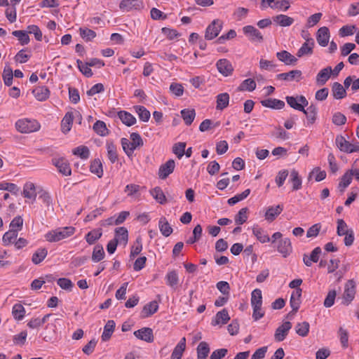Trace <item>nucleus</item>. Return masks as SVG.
<instances>
[{"label": "nucleus", "instance_id": "1", "mask_svg": "<svg viewBox=\"0 0 359 359\" xmlns=\"http://www.w3.org/2000/svg\"><path fill=\"white\" fill-rule=\"evenodd\" d=\"M121 143L123 149L128 156H132L134 151L143 146L144 142L141 136L137 133H132L130 135V140L121 138Z\"/></svg>", "mask_w": 359, "mask_h": 359}, {"label": "nucleus", "instance_id": "2", "mask_svg": "<svg viewBox=\"0 0 359 359\" xmlns=\"http://www.w3.org/2000/svg\"><path fill=\"white\" fill-rule=\"evenodd\" d=\"M74 232L75 228L73 226L60 227L47 232L44 237L47 241L54 243L72 236Z\"/></svg>", "mask_w": 359, "mask_h": 359}, {"label": "nucleus", "instance_id": "3", "mask_svg": "<svg viewBox=\"0 0 359 359\" xmlns=\"http://www.w3.org/2000/svg\"><path fill=\"white\" fill-rule=\"evenodd\" d=\"M16 130L21 133H31L39 130L40 123L35 119L21 118L15 122Z\"/></svg>", "mask_w": 359, "mask_h": 359}, {"label": "nucleus", "instance_id": "4", "mask_svg": "<svg viewBox=\"0 0 359 359\" xmlns=\"http://www.w3.org/2000/svg\"><path fill=\"white\" fill-rule=\"evenodd\" d=\"M223 21L219 19L214 20L206 28L205 38L207 40H212L216 38L223 27Z\"/></svg>", "mask_w": 359, "mask_h": 359}, {"label": "nucleus", "instance_id": "5", "mask_svg": "<svg viewBox=\"0 0 359 359\" xmlns=\"http://www.w3.org/2000/svg\"><path fill=\"white\" fill-rule=\"evenodd\" d=\"M355 283L353 280H348L344 286V291L342 295V304L348 306L355 298Z\"/></svg>", "mask_w": 359, "mask_h": 359}, {"label": "nucleus", "instance_id": "6", "mask_svg": "<svg viewBox=\"0 0 359 359\" xmlns=\"http://www.w3.org/2000/svg\"><path fill=\"white\" fill-rule=\"evenodd\" d=\"M285 100L290 107L300 111H304V108L309 104L308 100L303 95L287 96Z\"/></svg>", "mask_w": 359, "mask_h": 359}, {"label": "nucleus", "instance_id": "7", "mask_svg": "<svg viewBox=\"0 0 359 359\" xmlns=\"http://www.w3.org/2000/svg\"><path fill=\"white\" fill-rule=\"evenodd\" d=\"M74 117H78L79 119V123H81L82 118L81 114L79 111H68L66 113L61 121V130L63 133H67L69 131H70Z\"/></svg>", "mask_w": 359, "mask_h": 359}, {"label": "nucleus", "instance_id": "8", "mask_svg": "<svg viewBox=\"0 0 359 359\" xmlns=\"http://www.w3.org/2000/svg\"><path fill=\"white\" fill-rule=\"evenodd\" d=\"M243 32L252 42L262 43L263 41L262 33L254 26L247 25L243 27Z\"/></svg>", "mask_w": 359, "mask_h": 359}, {"label": "nucleus", "instance_id": "9", "mask_svg": "<svg viewBox=\"0 0 359 359\" xmlns=\"http://www.w3.org/2000/svg\"><path fill=\"white\" fill-rule=\"evenodd\" d=\"M53 164L57 168L59 172L65 176H69L72 170L68 161L64 158H54L52 159Z\"/></svg>", "mask_w": 359, "mask_h": 359}, {"label": "nucleus", "instance_id": "10", "mask_svg": "<svg viewBox=\"0 0 359 359\" xmlns=\"http://www.w3.org/2000/svg\"><path fill=\"white\" fill-rule=\"evenodd\" d=\"M143 6V2L141 0H122L119 4V8L123 12L140 10L142 8Z\"/></svg>", "mask_w": 359, "mask_h": 359}, {"label": "nucleus", "instance_id": "11", "mask_svg": "<svg viewBox=\"0 0 359 359\" xmlns=\"http://www.w3.org/2000/svg\"><path fill=\"white\" fill-rule=\"evenodd\" d=\"M277 251L282 255L283 257H287L292 251V243L288 238H281L276 245Z\"/></svg>", "mask_w": 359, "mask_h": 359}, {"label": "nucleus", "instance_id": "12", "mask_svg": "<svg viewBox=\"0 0 359 359\" xmlns=\"http://www.w3.org/2000/svg\"><path fill=\"white\" fill-rule=\"evenodd\" d=\"M218 72L224 76H229L232 74L233 67L230 61L226 59H220L216 63Z\"/></svg>", "mask_w": 359, "mask_h": 359}, {"label": "nucleus", "instance_id": "13", "mask_svg": "<svg viewBox=\"0 0 359 359\" xmlns=\"http://www.w3.org/2000/svg\"><path fill=\"white\" fill-rule=\"evenodd\" d=\"M291 328L292 323L290 322H284L276 329L274 334V339L278 342L283 341Z\"/></svg>", "mask_w": 359, "mask_h": 359}, {"label": "nucleus", "instance_id": "14", "mask_svg": "<svg viewBox=\"0 0 359 359\" xmlns=\"http://www.w3.org/2000/svg\"><path fill=\"white\" fill-rule=\"evenodd\" d=\"M330 38V33L327 27H322L318 29L316 34V40L320 46H327L328 45Z\"/></svg>", "mask_w": 359, "mask_h": 359}, {"label": "nucleus", "instance_id": "15", "mask_svg": "<svg viewBox=\"0 0 359 359\" xmlns=\"http://www.w3.org/2000/svg\"><path fill=\"white\" fill-rule=\"evenodd\" d=\"M283 210V205L269 206L266 209L264 218L266 221L271 222L276 219V218L282 212Z\"/></svg>", "mask_w": 359, "mask_h": 359}, {"label": "nucleus", "instance_id": "16", "mask_svg": "<svg viewBox=\"0 0 359 359\" xmlns=\"http://www.w3.org/2000/svg\"><path fill=\"white\" fill-rule=\"evenodd\" d=\"M175 167V163L172 159H170L164 164L161 165L158 170L159 178L162 180L165 179L170 174L173 172Z\"/></svg>", "mask_w": 359, "mask_h": 359}, {"label": "nucleus", "instance_id": "17", "mask_svg": "<svg viewBox=\"0 0 359 359\" xmlns=\"http://www.w3.org/2000/svg\"><path fill=\"white\" fill-rule=\"evenodd\" d=\"M315 46L314 40L312 38L307 39L298 50L297 55L302 57L304 55H310L313 53V49Z\"/></svg>", "mask_w": 359, "mask_h": 359}, {"label": "nucleus", "instance_id": "18", "mask_svg": "<svg viewBox=\"0 0 359 359\" xmlns=\"http://www.w3.org/2000/svg\"><path fill=\"white\" fill-rule=\"evenodd\" d=\"M332 69L331 67H327L321 69L317 74L316 82L319 86L324 85L331 77Z\"/></svg>", "mask_w": 359, "mask_h": 359}, {"label": "nucleus", "instance_id": "19", "mask_svg": "<svg viewBox=\"0 0 359 359\" xmlns=\"http://www.w3.org/2000/svg\"><path fill=\"white\" fill-rule=\"evenodd\" d=\"M134 335L147 342H152L154 341L153 331L151 328L144 327L134 332Z\"/></svg>", "mask_w": 359, "mask_h": 359}, {"label": "nucleus", "instance_id": "20", "mask_svg": "<svg viewBox=\"0 0 359 359\" xmlns=\"http://www.w3.org/2000/svg\"><path fill=\"white\" fill-rule=\"evenodd\" d=\"M22 195L25 198H27L32 202L36 200V191L34 183L27 182L23 187Z\"/></svg>", "mask_w": 359, "mask_h": 359}, {"label": "nucleus", "instance_id": "21", "mask_svg": "<svg viewBox=\"0 0 359 359\" xmlns=\"http://www.w3.org/2000/svg\"><path fill=\"white\" fill-rule=\"evenodd\" d=\"M302 72L298 69L292 70L289 72L281 73L277 75L278 79L285 81H299L302 79Z\"/></svg>", "mask_w": 359, "mask_h": 359}, {"label": "nucleus", "instance_id": "22", "mask_svg": "<svg viewBox=\"0 0 359 359\" xmlns=\"http://www.w3.org/2000/svg\"><path fill=\"white\" fill-rule=\"evenodd\" d=\"M252 233L262 243H268L271 240L266 231L258 225H255L252 227Z\"/></svg>", "mask_w": 359, "mask_h": 359}, {"label": "nucleus", "instance_id": "23", "mask_svg": "<svg viewBox=\"0 0 359 359\" xmlns=\"http://www.w3.org/2000/svg\"><path fill=\"white\" fill-rule=\"evenodd\" d=\"M302 292V290L301 288H297L292 292L290 304L292 308V311L294 312L297 311L299 308Z\"/></svg>", "mask_w": 359, "mask_h": 359}, {"label": "nucleus", "instance_id": "24", "mask_svg": "<svg viewBox=\"0 0 359 359\" xmlns=\"http://www.w3.org/2000/svg\"><path fill=\"white\" fill-rule=\"evenodd\" d=\"M32 93L35 98L39 101H45L49 97L50 91L46 86H38L36 87L33 90Z\"/></svg>", "mask_w": 359, "mask_h": 359}, {"label": "nucleus", "instance_id": "25", "mask_svg": "<svg viewBox=\"0 0 359 359\" xmlns=\"http://www.w3.org/2000/svg\"><path fill=\"white\" fill-rule=\"evenodd\" d=\"M115 241L119 244L126 245L128 240V230L125 227H118L115 230Z\"/></svg>", "mask_w": 359, "mask_h": 359}, {"label": "nucleus", "instance_id": "26", "mask_svg": "<svg viewBox=\"0 0 359 359\" xmlns=\"http://www.w3.org/2000/svg\"><path fill=\"white\" fill-rule=\"evenodd\" d=\"M158 309V303L157 301H152L147 304L141 312L142 318H147L155 313Z\"/></svg>", "mask_w": 359, "mask_h": 359}, {"label": "nucleus", "instance_id": "27", "mask_svg": "<svg viewBox=\"0 0 359 359\" xmlns=\"http://www.w3.org/2000/svg\"><path fill=\"white\" fill-rule=\"evenodd\" d=\"M186 348V338L182 337L179 343L177 344V346L175 347L171 356L170 359H181L182 357V354L185 350Z\"/></svg>", "mask_w": 359, "mask_h": 359}, {"label": "nucleus", "instance_id": "28", "mask_svg": "<svg viewBox=\"0 0 359 359\" xmlns=\"http://www.w3.org/2000/svg\"><path fill=\"white\" fill-rule=\"evenodd\" d=\"M302 112L306 116L307 125H312L316 122L318 113V109L316 106L311 105L307 107L306 109H304V111H302Z\"/></svg>", "mask_w": 359, "mask_h": 359}, {"label": "nucleus", "instance_id": "29", "mask_svg": "<svg viewBox=\"0 0 359 359\" xmlns=\"http://www.w3.org/2000/svg\"><path fill=\"white\" fill-rule=\"evenodd\" d=\"M321 249L320 247H316L311 252L310 257L306 255L304 256L303 262L307 266H311L313 262H317L319 259Z\"/></svg>", "mask_w": 359, "mask_h": 359}, {"label": "nucleus", "instance_id": "30", "mask_svg": "<svg viewBox=\"0 0 359 359\" xmlns=\"http://www.w3.org/2000/svg\"><path fill=\"white\" fill-rule=\"evenodd\" d=\"M276 56L280 61L283 62L287 65L295 64L297 61L294 56L286 50L278 52Z\"/></svg>", "mask_w": 359, "mask_h": 359}, {"label": "nucleus", "instance_id": "31", "mask_svg": "<svg viewBox=\"0 0 359 359\" xmlns=\"http://www.w3.org/2000/svg\"><path fill=\"white\" fill-rule=\"evenodd\" d=\"M262 106L271 109H280L285 107V102L282 100L269 98L261 101Z\"/></svg>", "mask_w": 359, "mask_h": 359}, {"label": "nucleus", "instance_id": "32", "mask_svg": "<svg viewBox=\"0 0 359 359\" xmlns=\"http://www.w3.org/2000/svg\"><path fill=\"white\" fill-rule=\"evenodd\" d=\"M216 109L223 110L226 108L229 103V95L227 93H220L216 97Z\"/></svg>", "mask_w": 359, "mask_h": 359}, {"label": "nucleus", "instance_id": "33", "mask_svg": "<svg viewBox=\"0 0 359 359\" xmlns=\"http://www.w3.org/2000/svg\"><path fill=\"white\" fill-rule=\"evenodd\" d=\"M230 317L229 316L228 311L226 309H223L216 314L215 318L212 321V325H224L227 323V322L229 320Z\"/></svg>", "mask_w": 359, "mask_h": 359}, {"label": "nucleus", "instance_id": "34", "mask_svg": "<svg viewBox=\"0 0 359 359\" xmlns=\"http://www.w3.org/2000/svg\"><path fill=\"white\" fill-rule=\"evenodd\" d=\"M273 21L281 27H289L294 22V19L286 15L280 14L274 16Z\"/></svg>", "mask_w": 359, "mask_h": 359}, {"label": "nucleus", "instance_id": "35", "mask_svg": "<svg viewBox=\"0 0 359 359\" xmlns=\"http://www.w3.org/2000/svg\"><path fill=\"white\" fill-rule=\"evenodd\" d=\"M149 193L157 203L163 205L167 202L166 196H165L161 187H156L155 188L151 189Z\"/></svg>", "mask_w": 359, "mask_h": 359}, {"label": "nucleus", "instance_id": "36", "mask_svg": "<svg viewBox=\"0 0 359 359\" xmlns=\"http://www.w3.org/2000/svg\"><path fill=\"white\" fill-rule=\"evenodd\" d=\"M158 228L161 233L165 237L169 236L173 231L170 224L164 217L160 218L158 222Z\"/></svg>", "mask_w": 359, "mask_h": 359}, {"label": "nucleus", "instance_id": "37", "mask_svg": "<svg viewBox=\"0 0 359 359\" xmlns=\"http://www.w3.org/2000/svg\"><path fill=\"white\" fill-rule=\"evenodd\" d=\"M332 93L333 97L337 100L342 99L346 95L345 88L338 82H334L332 84Z\"/></svg>", "mask_w": 359, "mask_h": 359}, {"label": "nucleus", "instance_id": "38", "mask_svg": "<svg viewBox=\"0 0 359 359\" xmlns=\"http://www.w3.org/2000/svg\"><path fill=\"white\" fill-rule=\"evenodd\" d=\"M114 329H115L114 321L112 320H108L104 327V331L101 336L102 340L104 341H108L111 338V337L114 331Z\"/></svg>", "mask_w": 359, "mask_h": 359}, {"label": "nucleus", "instance_id": "39", "mask_svg": "<svg viewBox=\"0 0 359 359\" xmlns=\"http://www.w3.org/2000/svg\"><path fill=\"white\" fill-rule=\"evenodd\" d=\"M107 156L111 163H114L118 159L116 146L113 142L108 141L106 144Z\"/></svg>", "mask_w": 359, "mask_h": 359}, {"label": "nucleus", "instance_id": "40", "mask_svg": "<svg viewBox=\"0 0 359 359\" xmlns=\"http://www.w3.org/2000/svg\"><path fill=\"white\" fill-rule=\"evenodd\" d=\"M102 235V231L101 229H95L89 231L85 236L86 242L89 245L94 244L97 240H99Z\"/></svg>", "mask_w": 359, "mask_h": 359}, {"label": "nucleus", "instance_id": "41", "mask_svg": "<svg viewBox=\"0 0 359 359\" xmlns=\"http://www.w3.org/2000/svg\"><path fill=\"white\" fill-rule=\"evenodd\" d=\"M118 116L123 123L128 126H131L136 123V118L130 113L126 111H121L118 113Z\"/></svg>", "mask_w": 359, "mask_h": 359}, {"label": "nucleus", "instance_id": "42", "mask_svg": "<svg viewBox=\"0 0 359 359\" xmlns=\"http://www.w3.org/2000/svg\"><path fill=\"white\" fill-rule=\"evenodd\" d=\"M290 182L292 184V190L297 191L302 188V178L296 170H292L290 175Z\"/></svg>", "mask_w": 359, "mask_h": 359}, {"label": "nucleus", "instance_id": "43", "mask_svg": "<svg viewBox=\"0 0 359 359\" xmlns=\"http://www.w3.org/2000/svg\"><path fill=\"white\" fill-rule=\"evenodd\" d=\"M18 237V232L16 230L11 229L6 232L2 238V241L4 245H9L15 243Z\"/></svg>", "mask_w": 359, "mask_h": 359}, {"label": "nucleus", "instance_id": "44", "mask_svg": "<svg viewBox=\"0 0 359 359\" xmlns=\"http://www.w3.org/2000/svg\"><path fill=\"white\" fill-rule=\"evenodd\" d=\"M352 177V173H351L350 170H348L344 174L338 187L341 192H344L345 189L351 183Z\"/></svg>", "mask_w": 359, "mask_h": 359}, {"label": "nucleus", "instance_id": "45", "mask_svg": "<svg viewBox=\"0 0 359 359\" xmlns=\"http://www.w3.org/2000/svg\"><path fill=\"white\" fill-rule=\"evenodd\" d=\"M48 251L46 248H39L32 255V261L34 264H40L47 256Z\"/></svg>", "mask_w": 359, "mask_h": 359}, {"label": "nucleus", "instance_id": "46", "mask_svg": "<svg viewBox=\"0 0 359 359\" xmlns=\"http://www.w3.org/2000/svg\"><path fill=\"white\" fill-rule=\"evenodd\" d=\"M25 309L20 304H15L12 308V315L17 320H21L25 316Z\"/></svg>", "mask_w": 359, "mask_h": 359}, {"label": "nucleus", "instance_id": "47", "mask_svg": "<svg viewBox=\"0 0 359 359\" xmlns=\"http://www.w3.org/2000/svg\"><path fill=\"white\" fill-rule=\"evenodd\" d=\"M79 34L81 37L86 42L91 41L96 37V33L87 27H80Z\"/></svg>", "mask_w": 359, "mask_h": 359}, {"label": "nucleus", "instance_id": "48", "mask_svg": "<svg viewBox=\"0 0 359 359\" xmlns=\"http://www.w3.org/2000/svg\"><path fill=\"white\" fill-rule=\"evenodd\" d=\"M256 88V82L252 79H245L239 86L238 90L241 91L252 92Z\"/></svg>", "mask_w": 359, "mask_h": 359}, {"label": "nucleus", "instance_id": "49", "mask_svg": "<svg viewBox=\"0 0 359 359\" xmlns=\"http://www.w3.org/2000/svg\"><path fill=\"white\" fill-rule=\"evenodd\" d=\"M182 117L187 125H191L194 121L196 112L194 109H184L181 111Z\"/></svg>", "mask_w": 359, "mask_h": 359}, {"label": "nucleus", "instance_id": "50", "mask_svg": "<svg viewBox=\"0 0 359 359\" xmlns=\"http://www.w3.org/2000/svg\"><path fill=\"white\" fill-rule=\"evenodd\" d=\"M209 352L208 344L205 341L201 342L197 347L198 359H206Z\"/></svg>", "mask_w": 359, "mask_h": 359}, {"label": "nucleus", "instance_id": "51", "mask_svg": "<svg viewBox=\"0 0 359 359\" xmlns=\"http://www.w3.org/2000/svg\"><path fill=\"white\" fill-rule=\"evenodd\" d=\"M104 257V248L100 245H96L92 253V260L94 262H98L103 259Z\"/></svg>", "mask_w": 359, "mask_h": 359}, {"label": "nucleus", "instance_id": "52", "mask_svg": "<svg viewBox=\"0 0 359 359\" xmlns=\"http://www.w3.org/2000/svg\"><path fill=\"white\" fill-rule=\"evenodd\" d=\"M310 325L308 322L299 323L295 326L297 334L301 337H306L309 332Z\"/></svg>", "mask_w": 359, "mask_h": 359}, {"label": "nucleus", "instance_id": "53", "mask_svg": "<svg viewBox=\"0 0 359 359\" xmlns=\"http://www.w3.org/2000/svg\"><path fill=\"white\" fill-rule=\"evenodd\" d=\"M90 170L100 178L103 175L102 164L99 159H95L91 163Z\"/></svg>", "mask_w": 359, "mask_h": 359}, {"label": "nucleus", "instance_id": "54", "mask_svg": "<svg viewBox=\"0 0 359 359\" xmlns=\"http://www.w3.org/2000/svg\"><path fill=\"white\" fill-rule=\"evenodd\" d=\"M74 155L80 157L81 159H87L90 156L89 149L86 146H79L73 149Z\"/></svg>", "mask_w": 359, "mask_h": 359}, {"label": "nucleus", "instance_id": "55", "mask_svg": "<svg viewBox=\"0 0 359 359\" xmlns=\"http://www.w3.org/2000/svg\"><path fill=\"white\" fill-rule=\"evenodd\" d=\"M290 7V4L287 0H275V1L270 6V8L273 10H278L286 11Z\"/></svg>", "mask_w": 359, "mask_h": 359}, {"label": "nucleus", "instance_id": "56", "mask_svg": "<svg viewBox=\"0 0 359 359\" xmlns=\"http://www.w3.org/2000/svg\"><path fill=\"white\" fill-rule=\"evenodd\" d=\"M142 250V238L140 236H138L135 242L133 243V245L131 247L130 250V258H134L137 255H138L141 251Z\"/></svg>", "mask_w": 359, "mask_h": 359}, {"label": "nucleus", "instance_id": "57", "mask_svg": "<svg viewBox=\"0 0 359 359\" xmlns=\"http://www.w3.org/2000/svg\"><path fill=\"white\" fill-rule=\"evenodd\" d=\"M93 130L100 136H106L108 134V129L104 121H97L93 125Z\"/></svg>", "mask_w": 359, "mask_h": 359}, {"label": "nucleus", "instance_id": "58", "mask_svg": "<svg viewBox=\"0 0 359 359\" xmlns=\"http://www.w3.org/2000/svg\"><path fill=\"white\" fill-rule=\"evenodd\" d=\"M337 223V233L339 236H342L349 233V231H353V229L348 228L347 224L342 219H339Z\"/></svg>", "mask_w": 359, "mask_h": 359}, {"label": "nucleus", "instance_id": "59", "mask_svg": "<svg viewBox=\"0 0 359 359\" xmlns=\"http://www.w3.org/2000/svg\"><path fill=\"white\" fill-rule=\"evenodd\" d=\"M250 194V189H247L244 191H243L241 194H236L233 197L229 198L228 200V204L230 205H233L238 203L239 201H241L246 198L249 194Z\"/></svg>", "mask_w": 359, "mask_h": 359}, {"label": "nucleus", "instance_id": "60", "mask_svg": "<svg viewBox=\"0 0 359 359\" xmlns=\"http://www.w3.org/2000/svg\"><path fill=\"white\" fill-rule=\"evenodd\" d=\"M166 283L171 287H175L179 281L177 273L175 271H169L165 276Z\"/></svg>", "mask_w": 359, "mask_h": 359}, {"label": "nucleus", "instance_id": "61", "mask_svg": "<svg viewBox=\"0 0 359 359\" xmlns=\"http://www.w3.org/2000/svg\"><path fill=\"white\" fill-rule=\"evenodd\" d=\"M251 306L262 305V294L260 289H255L251 293Z\"/></svg>", "mask_w": 359, "mask_h": 359}, {"label": "nucleus", "instance_id": "62", "mask_svg": "<svg viewBox=\"0 0 359 359\" xmlns=\"http://www.w3.org/2000/svg\"><path fill=\"white\" fill-rule=\"evenodd\" d=\"M135 111L137 113L140 119L144 122L149 120L150 112L143 106H135Z\"/></svg>", "mask_w": 359, "mask_h": 359}, {"label": "nucleus", "instance_id": "63", "mask_svg": "<svg viewBox=\"0 0 359 359\" xmlns=\"http://www.w3.org/2000/svg\"><path fill=\"white\" fill-rule=\"evenodd\" d=\"M13 35L18 38L22 45H26L29 42V36L27 32L22 30H15L13 32Z\"/></svg>", "mask_w": 359, "mask_h": 359}, {"label": "nucleus", "instance_id": "64", "mask_svg": "<svg viewBox=\"0 0 359 359\" xmlns=\"http://www.w3.org/2000/svg\"><path fill=\"white\" fill-rule=\"evenodd\" d=\"M336 145L341 151L347 153L349 142L347 141L342 135H338L335 140Z\"/></svg>", "mask_w": 359, "mask_h": 359}]
</instances>
